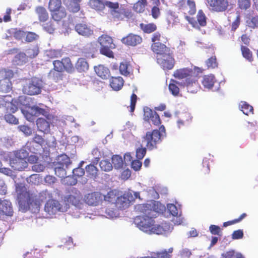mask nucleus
Wrapping results in <instances>:
<instances>
[{"label": "nucleus", "mask_w": 258, "mask_h": 258, "mask_svg": "<svg viewBox=\"0 0 258 258\" xmlns=\"http://www.w3.org/2000/svg\"><path fill=\"white\" fill-rule=\"evenodd\" d=\"M53 68L48 73V77L55 82L62 80L63 72L73 73L75 68L71 59L66 57L60 60H55L52 62Z\"/></svg>", "instance_id": "obj_3"}, {"label": "nucleus", "mask_w": 258, "mask_h": 258, "mask_svg": "<svg viewBox=\"0 0 258 258\" xmlns=\"http://www.w3.org/2000/svg\"><path fill=\"white\" fill-rule=\"evenodd\" d=\"M84 201L89 206H97L102 203L103 195L98 191L88 193L85 195Z\"/></svg>", "instance_id": "obj_12"}, {"label": "nucleus", "mask_w": 258, "mask_h": 258, "mask_svg": "<svg viewBox=\"0 0 258 258\" xmlns=\"http://www.w3.org/2000/svg\"><path fill=\"white\" fill-rule=\"evenodd\" d=\"M39 53V47L37 45H31L26 50V54L28 58L33 59L35 58Z\"/></svg>", "instance_id": "obj_35"}, {"label": "nucleus", "mask_w": 258, "mask_h": 258, "mask_svg": "<svg viewBox=\"0 0 258 258\" xmlns=\"http://www.w3.org/2000/svg\"><path fill=\"white\" fill-rule=\"evenodd\" d=\"M187 20L193 27L199 29V25L201 26H205L206 25V17L202 10H199L197 15L198 22L192 18L186 17Z\"/></svg>", "instance_id": "obj_20"}, {"label": "nucleus", "mask_w": 258, "mask_h": 258, "mask_svg": "<svg viewBox=\"0 0 258 258\" xmlns=\"http://www.w3.org/2000/svg\"><path fill=\"white\" fill-rule=\"evenodd\" d=\"M75 29L79 35L86 37H89L93 34V29L85 22L76 24Z\"/></svg>", "instance_id": "obj_19"}, {"label": "nucleus", "mask_w": 258, "mask_h": 258, "mask_svg": "<svg viewBox=\"0 0 258 258\" xmlns=\"http://www.w3.org/2000/svg\"><path fill=\"white\" fill-rule=\"evenodd\" d=\"M16 191L20 206H24L34 213L39 210L40 203L37 196L28 191L25 186L18 185Z\"/></svg>", "instance_id": "obj_2"}, {"label": "nucleus", "mask_w": 258, "mask_h": 258, "mask_svg": "<svg viewBox=\"0 0 258 258\" xmlns=\"http://www.w3.org/2000/svg\"><path fill=\"white\" fill-rule=\"evenodd\" d=\"M28 153L24 150L18 151L15 154V156L10 160L11 167L16 170L21 171L27 168L28 163L26 159Z\"/></svg>", "instance_id": "obj_7"}, {"label": "nucleus", "mask_w": 258, "mask_h": 258, "mask_svg": "<svg viewBox=\"0 0 258 258\" xmlns=\"http://www.w3.org/2000/svg\"><path fill=\"white\" fill-rule=\"evenodd\" d=\"M154 234H166L172 231V226L169 223L165 222L160 225H155Z\"/></svg>", "instance_id": "obj_24"}, {"label": "nucleus", "mask_w": 258, "mask_h": 258, "mask_svg": "<svg viewBox=\"0 0 258 258\" xmlns=\"http://www.w3.org/2000/svg\"><path fill=\"white\" fill-rule=\"evenodd\" d=\"M140 25L141 29L147 33H151L155 31L157 28L156 25L152 23L147 24L141 23Z\"/></svg>", "instance_id": "obj_43"}, {"label": "nucleus", "mask_w": 258, "mask_h": 258, "mask_svg": "<svg viewBox=\"0 0 258 258\" xmlns=\"http://www.w3.org/2000/svg\"><path fill=\"white\" fill-rule=\"evenodd\" d=\"M119 71L122 75L124 76H127L129 74L127 64L126 63L121 62L119 66Z\"/></svg>", "instance_id": "obj_64"}, {"label": "nucleus", "mask_w": 258, "mask_h": 258, "mask_svg": "<svg viewBox=\"0 0 258 258\" xmlns=\"http://www.w3.org/2000/svg\"><path fill=\"white\" fill-rule=\"evenodd\" d=\"M147 5L146 0H139L133 6V9L137 13H143Z\"/></svg>", "instance_id": "obj_42"}, {"label": "nucleus", "mask_w": 258, "mask_h": 258, "mask_svg": "<svg viewBox=\"0 0 258 258\" xmlns=\"http://www.w3.org/2000/svg\"><path fill=\"white\" fill-rule=\"evenodd\" d=\"M111 164L113 165L114 168L119 169L123 168L124 162L121 156L118 155H114L112 157Z\"/></svg>", "instance_id": "obj_34"}, {"label": "nucleus", "mask_w": 258, "mask_h": 258, "mask_svg": "<svg viewBox=\"0 0 258 258\" xmlns=\"http://www.w3.org/2000/svg\"><path fill=\"white\" fill-rule=\"evenodd\" d=\"M51 18L56 22H60L67 17L68 13L66 8L62 7L51 12Z\"/></svg>", "instance_id": "obj_22"}, {"label": "nucleus", "mask_w": 258, "mask_h": 258, "mask_svg": "<svg viewBox=\"0 0 258 258\" xmlns=\"http://www.w3.org/2000/svg\"><path fill=\"white\" fill-rule=\"evenodd\" d=\"M142 41V38L139 35L130 34V46H136L140 44Z\"/></svg>", "instance_id": "obj_52"}, {"label": "nucleus", "mask_w": 258, "mask_h": 258, "mask_svg": "<svg viewBox=\"0 0 258 258\" xmlns=\"http://www.w3.org/2000/svg\"><path fill=\"white\" fill-rule=\"evenodd\" d=\"M2 73L3 74V79H7L11 80V79L14 76V73L13 71L10 70H6L4 69L2 71Z\"/></svg>", "instance_id": "obj_62"}, {"label": "nucleus", "mask_w": 258, "mask_h": 258, "mask_svg": "<svg viewBox=\"0 0 258 258\" xmlns=\"http://www.w3.org/2000/svg\"><path fill=\"white\" fill-rule=\"evenodd\" d=\"M86 170L89 177L95 179L98 176V169L93 164H90L86 166Z\"/></svg>", "instance_id": "obj_36"}, {"label": "nucleus", "mask_w": 258, "mask_h": 258, "mask_svg": "<svg viewBox=\"0 0 258 258\" xmlns=\"http://www.w3.org/2000/svg\"><path fill=\"white\" fill-rule=\"evenodd\" d=\"M61 207L60 203L57 200L50 199L45 204L44 210L49 215L55 214L57 211H60Z\"/></svg>", "instance_id": "obj_21"}, {"label": "nucleus", "mask_w": 258, "mask_h": 258, "mask_svg": "<svg viewBox=\"0 0 258 258\" xmlns=\"http://www.w3.org/2000/svg\"><path fill=\"white\" fill-rule=\"evenodd\" d=\"M216 80L214 75L210 74L206 75L203 77L202 84L205 88L211 89L213 87Z\"/></svg>", "instance_id": "obj_33"}, {"label": "nucleus", "mask_w": 258, "mask_h": 258, "mask_svg": "<svg viewBox=\"0 0 258 258\" xmlns=\"http://www.w3.org/2000/svg\"><path fill=\"white\" fill-rule=\"evenodd\" d=\"M98 42L101 46L115 47V45L113 42L112 38L105 34H103L98 38Z\"/></svg>", "instance_id": "obj_30"}, {"label": "nucleus", "mask_w": 258, "mask_h": 258, "mask_svg": "<svg viewBox=\"0 0 258 258\" xmlns=\"http://www.w3.org/2000/svg\"><path fill=\"white\" fill-rule=\"evenodd\" d=\"M89 63L84 58H79L77 60L75 68L79 72H85L89 69Z\"/></svg>", "instance_id": "obj_31"}, {"label": "nucleus", "mask_w": 258, "mask_h": 258, "mask_svg": "<svg viewBox=\"0 0 258 258\" xmlns=\"http://www.w3.org/2000/svg\"><path fill=\"white\" fill-rule=\"evenodd\" d=\"M165 136V129L162 125L159 130H155L152 132H148L144 137V140L147 142L146 146L149 150H153L156 148V144L161 141V139Z\"/></svg>", "instance_id": "obj_5"}, {"label": "nucleus", "mask_w": 258, "mask_h": 258, "mask_svg": "<svg viewBox=\"0 0 258 258\" xmlns=\"http://www.w3.org/2000/svg\"><path fill=\"white\" fill-rule=\"evenodd\" d=\"M207 5L209 9L215 12H223L228 6L227 0H207Z\"/></svg>", "instance_id": "obj_15"}, {"label": "nucleus", "mask_w": 258, "mask_h": 258, "mask_svg": "<svg viewBox=\"0 0 258 258\" xmlns=\"http://www.w3.org/2000/svg\"><path fill=\"white\" fill-rule=\"evenodd\" d=\"M157 62L164 70H171L174 64V58L170 53L157 55Z\"/></svg>", "instance_id": "obj_13"}, {"label": "nucleus", "mask_w": 258, "mask_h": 258, "mask_svg": "<svg viewBox=\"0 0 258 258\" xmlns=\"http://www.w3.org/2000/svg\"><path fill=\"white\" fill-rule=\"evenodd\" d=\"M70 163V159L67 155H60L57 159L58 166L54 169L55 174L59 177H63L64 175L66 174L64 166H68Z\"/></svg>", "instance_id": "obj_10"}, {"label": "nucleus", "mask_w": 258, "mask_h": 258, "mask_svg": "<svg viewBox=\"0 0 258 258\" xmlns=\"http://www.w3.org/2000/svg\"><path fill=\"white\" fill-rule=\"evenodd\" d=\"M94 71L98 76L103 79H107L110 76V71L108 68L102 64L95 66Z\"/></svg>", "instance_id": "obj_26"}, {"label": "nucleus", "mask_w": 258, "mask_h": 258, "mask_svg": "<svg viewBox=\"0 0 258 258\" xmlns=\"http://www.w3.org/2000/svg\"><path fill=\"white\" fill-rule=\"evenodd\" d=\"M123 83V80L120 77H112L110 80V86L115 91H118L121 89Z\"/></svg>", "instance_id": "obj_29"}, {"label": "nucleus", "mask_w": 258, "mask_h": 258, "mask_svg": "<svg viewBox=\"0 0 258 258\" xmlns=\"http://www.w3.org/2000/svg\"><path fill=\"white\" fill-rule=\"evenodd\" d=\"M115 47H105V46H101L100 52V53L104 55L109 58H113L114 57L113 53L111 50V49H113Z\"/></svg>", "instance_id": "obj_50"}, {"label": "nucleus", "mask_w": 258, "mask_h": 258, "mask_svg": "<svg viewBox=\"0 0 258 258\" xmlns=\"http://www.w3.org/2000/svg\"><path fill=\"white\" fill-rule=\"evenodd\" d=\"M89 6L97 11H101L105 8L104 3L100 0H90Z\"/></svg>", "instance_id": "obj_38"}, {"label": "nucleus", "mask_w": 258, "mask_h": 258, "mask_svg": "<svg viewBox=\"0 0 258 258\" xmlns=\"http://www.w3.org/2000/svg\"><path fill=\"white\" fill-rule=\"evenodd\" d=\"M65 175L66 174L64 175L63 177H61V178H63V182L65 184L73 185L77 183V179L73 175L66 176H65Z\"/></svg>", "instance_id": "obj_51"}, {"label": "nucleus", "mask_w": 258, "mask_h": 258, "mask_svg": "<svg viewBox=\"0 0 258 258\" xmlns=\"http://www.w3.org/2000/svg\"><path fill=\"white\" fill-rule=\"evenodd\" d=\"M249 27L251 28L258 27V16H255L246 21Z\"/></svg>", "instance_id": "obj_59"}, {"label": "nucleus", "mask_w": 258, "mask_h": 258, "mask_svg": "<svg viewBox=\"0 0 258 258\" xmlns=\"http://www.w3.org/2000/svg\"><path fill=\"white\" fill-rule=\"evenodd\" d=\"M172 83L169 84L168 88L170 92L174 96H178L179 94V89L177 86L178 84L175 82H178L177 81H171Z\"/></svg>", "instance_id": "obj_44"}, {"label": "nucleus", "mask_w": 258, "mask_h": 258, "mask_svg": "<svg viewBox=\"0 0 258 258\" xmlns=\"http://www.w3.org/2000/svg\"><path fill=\"white\" fill-rule=\"evenodd\" d=\"M240 109L243 113L247 115L249 113H253V107L245 101H241L239 105Z\"/></svg>", "instance_id": "obj_39"}, {"label": "nucleus", "mask_w": 258, "mask_h": 258, "mask_svg": "<svg viewBox=\"0 0 258 258\" xmlns=\"http://www.w3.org/2000/svg\"><path fill=\"white\" fill-rule=\"evenodd\" d=\"M142 165V163L139 159L133 161L131 163L132 168L136 171L140 170Z\"/></svg>", "instance_id": "obj_63"}, {"label": "nucleus", "mask_w": 258, "mask_h": 258, "mask_svg": "<svg viewBox=\"0 0 258 258\" xmlns=\"http://www.w3.org/2000/svg\"><path fill=\"white\" fill-rule=\"evenodd\" d=\"M138 209H141L144 212H147V210L154 212L156 214H152V216L156 217L157 214L160 213L165 209V207L159 202L151 201L146 205L139 206Z\"/></svg>", "instance_id": "obj_11"}, {"label": "nucleus", "mask_w": 258, "mask_h": 258, "mask_svg": "<svg viewBox=\"0 0 258 258\" xmlns=\"http://www.w3.org/2000/svg\"><path fill=\"white\" fill-rule=\"evenodd\" d=\"M23 91L24 94L29 95H35L41 92L40 81L36 78H32L23 86Z\"/></svg>", "instance_id": "obj_9"}, {"label": "nucleus", "mask_w": 258, "mask_h": 258, "mask_svg": "<svg viewBox=\"0 0 258 258\" xmlns=\"http://www.w3.org/2000/svg\"><path fill=\"white\" fill-rule=\"evenodd\" d=\"M23 113L28 121H33L36 117L40 115H44L45 110L38 106L29 107L27 110H24Z\"/></svg>", "instance_id": "obj_14"}, {"label": "nucleus", "mask_w": 258, "mask_h": 258, "mask_svg": "<svg viewBox=\"0 0 258 258\" xmlns=\"http://www.w3.org/2000/svg\"><path fill=\"white\" fill-rule=\"evenodd\" d=\"M134 224L141 230L149 234H154L155 221L148 216H137L134 220Z\"/></svg>", "instance_id": "obj_6"}, {"label": "nucleus", "mask_w": 258, "mask_h": 258, "mask_svg": "<svg viewBox=\"0 0 258 258\" xmlns=\"http://www.w3.org/2000/svg\"><path fill=\"white\" fill-rule=\"evenodd\" d=\"M36 125L38 130L44 133H47L50 131V124L51 122V116L47 115L46 118L39 117L36 120Z\"/></svg>", "instance_id": "obj_18"}, {"label": "nucleus", "mask_w": 258, "mask_h": 258, "mask_svg": "<svg viewBox=\"0 0 258 258\" xmlns=\"http://www.w3.org/2000/svg\"><path fill=\"white\" fill-rule=\"evenodd\" d=\"M243 56L249 61H252V53L246 47L242 46L241 47Z\"/></svg>", "instance_id": "obj_54"}, {"label": "nucleus", "mask_w": 258, "mask_h": 258, "mask_svg": "<svg viewBox=\"0 0 258 258\" xmlns=\"http://www.w3.org/2000/svg\"><path fill=\"white\" fill-rule=\"evenodd\" d=\"M178 5L184 10H188V12L190 15H194L196 12V4L194 0L183 1V2H179Z\"/></svg>", "instance_id": "obj_27"}, {"label": "nucleus", "mask_w": 258, "mask_h": 258, "mask_svg": "<svg viewBox=\"0 0 258 258\" xmlns=\"http://www.w3.org/2000/svg\"><path fill=\"white\" fill-rule=\"evenodd\" d=\"M13 213L11 203L7 200L2 201L0 199V216L6 215L11 216Z\"/></svg>", "instance_id": "obj_23"}, {"label": "nucleus", "mask_w": 258, "mask_h": 258, "mask_svg": "<svg viewBox=\"0 0 258 258\" xmlns=\"http://www.w3.org/2000/svg\"><path fill=\"white\" fill-rule=\"evenodd\" d=\"M38 37L36 33L32 32H28L26 35L25 40L27 42H31L36 40Z\"/></svg>", "instance_id": "obj_61"}, {"label": "nucleus", "mask_w": 258, "mask_h": 258, "mask_svg": "<svg viewBox=\"0 0 258 258\" xmlns=\"http://www.w3.org/2000/svg\"><path fill=\"white\" fill-rule=\"evenodd\" d=\"M16 61H18V64H22L28 61V57L25 53L20 52L16 54L15 56Z\"/></svg>", "instance_id": "obj_48"}, {"label": "nucleus", "mask_w": 258, "mask_h": 258, "mask_svg": "<svg viewBox=\"0 0 258 258\" xmlns=\"http://www.w3.org/2000/svg\"><path fill=\"white\" fill-rule=\"evenodd\" d=\"M105 7L106 6L111 9V14L114 18L122 20L126 15L123 10H119V4L118 3H112L106 1L104 3Z\"/></svg>", "instance_id": "obj_16"}, {"label": "nucleus", "mask_w": 258, "mask_h": 258, "mask_svg": "<svg viewBox=\"0 0 258 258\" xmlns=\"http://www.w3.org/2000/svg\"><path fill=\"white\" fill-rule=\"evenodd\" d=\"M152 50L157 53V55L166 54L170 53V49L164 44L160 42H155L152 45Z\"/></svg>", "instance_id": "obj_25"}, {"label": "nucleus", "mask_w": 258, "mask_h": 258, "mask_svg": "<svg viewBox=\"0 0 258 258\" xmlns=\"http://www.w3.org/2000/svg\"><path fill=\"white\" fill-rule=\"evenodd\" d=\"M167 208L170 213L174 217L180 216L181 213L179 205L177 206L173 204H168L167 205Z\"/></svg>", "instance_id": "obj_37"}, {"label": "nucleus", "mask_w": 258, "mask_h": 258, "mask_svg": "<svg viewBox=\"0 0 258 258\" xmlns=\"http://www.w3.org/2000/svg\"><path fill=\"white\" fill-rule=\"evenodd\" d=\"M12 83L7 79L0 80V91L3 93L10 92L12 90Z\"/></svg>", "instance_id": "obj_32"}, {"label": "nucleus", "mask_w": 258, "mask_h": 258, "mask_svg": "<svg viewBox=\"0 0 258 258\" xmlns=\"http://www.w3.org/2000/svg\"><path fill=\"white\" fill-rule=\"evenodd\" d=\"M11 31L12 35L17 40H21L26 35V33L20 29H12Z\"/></svg>", "instance_id": "obj_45"}, {"label": "nucleus", "mask_w": 258, "mask_h": 258, "mask_svg": "<svg viewBox=\"0 0 258 258\" xmlns=\"http://www.w3.org/2000/svg\"><path fill=\"white\" fill-rule=\"evenodd\" d=\"M144 119L145 121L148 122H150V118L154 114V113H156L155 111H153L150 108L147 107L144 108Z\"/></svg>", "instance_id": "obj_55"}, {"label": "nucleus", "mask_w": 258, "mask_h": 258, "mask_svg": "<svg viewBox=\"0 0 258 258\" xmlns=\"http://www.w3.org/2000/svg\"><path fill=\"white\" fill-rule=\"evenodd\" d=\"M16 103L17 101L13 98L12 96L6 95L4 97L2 104L7 112L14 113L18 110Z\"/></svg>", "instance_id": "obj_17"}, {"label": "nucleus", "mask_w": 258, "mask_h": 258, "mask_svg": "<svg viewBox=\"0 0 258 258\" xmlns=\"http://www.w3.org/2000/svg\"><path fill=\"white\" fill-rule=\"evenodd\" d=\"M128 195H123L120 197L116 195L115 191L110 190L103 196L104 202L107 204H114L120 209H125L128 207L129 198Z\"/></svg>", "instance_id": "obj_4"}, {"label": "nucleus", "mask_w": 258, "mask_h": 258, "mask_svg": "<svg viewBox=\"0 0 258 258\" xmlns=\"http://www.w3.org/2000/svg\"><path fill=\"white\" fill-rule=\"evenodd\" d=\"M63 7L61 0H49L48 5V9L50 12Z\"/></svg>", "instance_id": "obj_41"}, {"label": "nucleus", "mask_w": 258, "mask_h": 258, "mask_svg": "<svg viewBox=\"0 0 258 258\" xmlns=\"http://www.w3.org/2000/svg\"><path fill=\"white\" fill-rule=\"evenodd\" d=\"M82 0H70L68 8L70 12H78L80 9V3Z\"/></svg>", "instance_id": "obj_40"}, {"label": "nucleus", "mask_w": 258, "mask_h": 258, "mask_svg": "<svg viewBox=\"0 0 258 258\" xmlns=\"http://www.w3.org/2000/svg\"><path fill=\"white\" fill-rule=\"evenodd\" d=\"M140 146L141 147L139 146L136 147V157L139 160L142 159L146 153V148H143L142 145Z\"/></svg>", "instance_id": "obj_53"}, {"label": "nucleus", "mask_w": 258, "mask_h": 258, "mask_svg": "<svg viewBox=\"0 0 258 258\" xmlns=\"http://www.w3.org/2000/svg\"><path fill=\"white\" fill-rule=\"evenodd\" d=\"M99 166L102 170L108 172L112 169V164L109 161L107 160H102L100 162Z\"/></svg>", "instance_id": "obj_46"}, {"label": "nucleus", "mask_w": 258, "mask_h": 258, "mask_svg": "<svg viewBox=\"0 0 258 258\" xmlns=\"http://www.w3.org/2000/svg\"><path fill=\"white\" fill-rule=\"evenodd\" d=\"M42 26L45 31L50 34H52L55 30L54 24L51 21H49L47 23L43 24Z\"/></svg>", "instance_id": "obj_49"}, {"label": "nucleus", "mask_w": 258, "mask_h": 258, "mask_svg": "<svg viewBox=\"0 0 258 258\" xmlns=\"http://www.w3.org/2000/svg\"><path fill=\"white\" fill-rule=\"evenodd\" d=\"M19 131L23 132L26 136H29L32 134V130L28 125H21L18 127Z\"/></svg>", "instance_id": "obj_58"}, {"label": "nucleus", "mask_w": 258, "mask_h": 258, "mask_svg": "<svg viewBox=\"0 0 258 258\" xmlns=\"http://www.w3.org/2000/svg\"><path fill=\"white\" fill-rule=\"evenodd\" d=\"M38 20L41 22H46L49 19V14L46 9L42 6H38L35 9Z\"/></svg>", "instance_id": "obj_28"}, {"label": "nucleus", "mask_w": 258, "mask_h": 258, "mask_svg": "<svg viewBox=\"0 0 258 258\" xmlns=\"http://www.w3.org/2000/svg\"><path fill=\"white\" fill-rule=\"evenodd\" d=\"M46 55L49 58L54 59L55 58L60 57L62 54L60 50L50 49L46 51Z\"/></svg>", "instance_id": "obj_47"}, {"label": "nucleus", "mask_w": 258, "mask_h": 258, "mask_svg": "<svg viewBox=\"0 0 258 258\" xmlns=\"http://www.w3.org/2000/svg\"><path fill=\"white\" fill-rule=\"evenodd\" d=\"M5 119L7 122L14 124H18L19 123L18 119L12 113H9L5 115Z\"/></svg>", "instance_id": "obj_56"}, {"label": "nucleus", "mask_w": 258, "mask_h": 258, "mask_svg": "<svg viewBox=\"0 0 258 258\" xmlns=\"http://www.w3.org/2000/svg\"><path fill=\"white\" fill-rule=\"evenodd\" d=\"M84 174L85 171L81 167H77L73 170V175L77 178L83 176Z\"/></svg>", "instance_id": "obj_60"}, {"label": "nucleus", "mask_w": 258, "mask_h": 258, "mask_svg": "<svg viewBox=\"0 0 258 258\" xmlns=\"http://www.w3.org/2000/svg\"><path fill=\"white\" fill-rule=\"evenodd\" d=\"M168 23V28H170L171 27H173V26L176 25L177 24L179 23V20L177 17H175L173 15H170L168 16L167 19Z\"/></svg>", "instance_id": "obj_57"}, {"label": "nucleus", "mask_w": 258, "mask_h": 258, "mask_svg": "<svg viewBox=\"0 0 258 258\" xmlns=\"http://www.w3.org/2000/svg\"><path fill=\"white\" fill-rule=\"evenodd\" d=\"M202 73L200 68L195 67L194 69L183 68L177 70L174 73V76L179 80L175 82L178 85L186 87L188 92L196 93L199 88L198 82V75Z\"/></svg>", "instance_id": "obj_1"}, {"label": "nucleus", "mask_w": 258, "mask_h": 258, "mask_svg": "<svg viewBox=\"0 0 258 258\" xmlns=\"http://www.w3.org/2000/svg\"><path fill=\"white\" fill-rule=\"evenodd\" d=\"M82 196L76 188L72 187L68 190V194L64 197V201L68 204H71L76 207L81 208Z\"/></svg>", "instance_id": "obj_8"}]
</instances>
